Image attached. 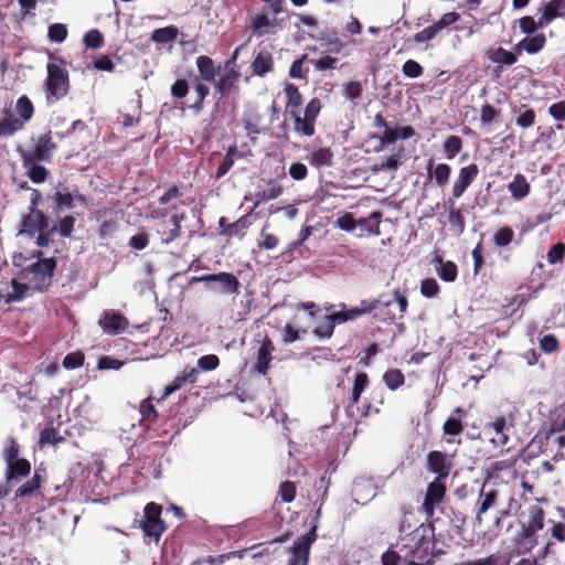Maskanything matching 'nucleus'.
<instances>
[{
	"label": "nucleus",
	"instance_id": "nucleus-10",
	"mask_svg": "<svg viewBox=\"0 0 565 565\" xmlns=\"http://www.w3.org/2000/svg\"><path fill=\"white\" fill-rule=\"evenodd\" d=\"M441 479H436L430 482L427 488V492L425 495V500L423 507L427 514L431 515L434 513V509L437 504H439L446 492V488L444 483L440 482Z\"/></svg>",
	"mask_w": 565,
	"mask_h": 565
},
{
	"label": "nucleus",
	"instance_id": "nucleus-32",
	"mask_svg": "<svg viewBox=\"0 0 565 565\" xmlns=\"http://www.w3.org/2000/svg\"><path fill=\"white\" fill-rule=\"evenodd\" d=\"M522 527L533 533L541 531L544 527V511L537 507L533 508L529 521Z\"/></svg>",
	"mask_w": 565,
	"mask_h": 565
},
{
	"label": "nucleus",
	"instance_id": "nucleus-45",
	"mask_svg": "<svg viewBox=\"0 0 565 565\" xmlns=\"http://www.w3.org/2000/svg\"><path fill=\"white\" fill-rule=\"evenodd\" d=\"M420 292L424 297L433 298L439 292V285L434 278H427L422 281Z\"/></svg>",
	"mask_w": 565,
	"mask_h": 565
},
{
	"label": "nucleus",
	"instance_id": "nucleus-61",
	"mask_svg": "<svg viewBox=\"0 0 565 565\" xmlns=\"http://www.w3.org/2000/svg\"><path fill=\"white\" fill-rule=\"evenodd\" d=\"M497 116L498 113L491 105H483L480 109V120L482 125L491 124Z\"/></svg>",
	"mask_w": 565,
	"mask_h": 565
},
{
	"label": "nucleus",
	"instance_id": "nucleus-24",
	"mask_svg": "<svg viewBox=\"0 0 565 565\" xmlns=\"http://www.w3.org/2000/svg\"><path fill=\"white\" fill-rule=\"evenodd\" d=\"M254 74L263 76L273 70V56L268 51L262 50L252 63Z\"/></svg>",
	"mask_w": 565,
	"mask_h": 565
},
{
	"label": "nucleus",
	"instance_id": "nucleus-20",
	"mask_svg": "<svg viewBox=\"0 0 565 565\" xmlns=\"http://www.w3.org/2000/svg\"><path fill=\"white\" fill-rule=\"evenodd\" d=\"M54 149L55 143L52 141L50 132L44 134L38 138L33 154L31 156L38 160H49Z\"/></svg>",
	"mask_w": 565,
	"mask_h": 565
},
{
	"label": "nucleus",
	"instance_id": "nucleus-46",
	"mask_svg": "<svg viewBox=\"0 0 565 565\" xmlns=\"http://www.w3.org/2000/svg\"><path fill=\"white\" fill-rule=\"evenodd\" d=\"M84 43L87 47L98 49L104 43V38L98 30H90L84 36Z\"/></svg>",
	"mask_w": 565,
	"mask_h": 565
},
{
	"label": "nucleus",
	"instance_id": "nucleus-59",
	"mask_svg": "<svg viewBox=\"0 0 565 565\" xmlns=\"http://www.w3.org/2000/svg\"><path fill=\"white\" fill-rule=\"evenodd\" d=\"M397 140V131L390 127L384 129L383 134L379 137V147L377 150H381L385 145H392Z\"/></svg>",
	"mask_w": 565,
	"mask_h": 565
},
{
	"label": "nucleus",
	"instance_id": "nucleus-57",
	"mask_svg": "<svg viewBox=\"0 0 565 565\" xmlns=\"http://www.w3.org/2000/svg\"><path fill=\"white\" fill-rule=\"evenodd\" d=\"M285 93L288 97V107H298L301 103V95L298 90V88L292 85V84H289L286 86L285 88Z\"/></svg>",
	"mask_w": 565,
	"mask_h": 565
},
{
	"label": "nucleus",
	"instance_id": "nucleus-36",
	"mask_svg": "<svg viewBox=\"0 0 565 565\" xmlns=\"http://www.w3.org/2000/svg\"><path fill=\"white\" fill-rule=\"evenodd\" d=\"M178 35V30L174 26H167L157 29L152 32L151 40L157 43H167L174 40Z\"/></svg>",
	"mask_w": 565,
	"mask_h": 565
},
{
	"label": "nucleus",
	"instance_id": "nucleus-37",
	"mask_svg": "<svg viewBox=\"0 0 565 565\" xmlns=\"http://www.w3.org/2000/svg\"><path fill=\"white\" fill-rule=\"evenodd\" d=\"M23 126V121L15 118H4L0 121V137L11 136Z\"/></svg>",
	"mask_w": 565,
	"mask_h": 565
},
{
	"label": "nucleus",
	"instance_id": "nucleus-11",
	"mask_svg": "<svg viewBox=\"0 0 565 565\" xmlns=\"http://www.w3.org/2000/svg\"><path fill=\"white\" fill-rule=\"evenodd\" d=\"M98 323L105 332L110 334L120 333L128 326V321L126 320V318L122 317L120 313L114 311L104 312Z\"/></svg>",
	"mask_w": 565,
	"mask_h": 565
},
{
	"label": "nucleus",
	"instance_id": "nucleus-40",
	"mask_svg": "<svg viewBox=\"0 0 565 565\" xmlns=\"http://www.w3.org/2000/svg\"><path fill=\"white\" fill-rule=\"evenodd\" d=\"M513 237H514V233H513L512 228L504 226V227L499 228L494 233L493 241L497 246L504 247L512 242Z\"/></svg>",
	"mask_w": 565,
	"mask_h": 565
},
{
	"label": "nucleus",
	"instance_id": "nucleus-34",
	"mask_svg": "<svg viewBox=\"0 0 565 565\" xmlns=\"http://www.w3.org/2000/svg\"><path fill=\"white\" fill-rule=\"evenodd\" d=\"M17 114L22 118L23 124L30 120L33 116V105L26 96H22L15 104Z\"/></svg>",
	"mask_w": 565,
	"mask_h": 565
},
{
	"label": "nucleus",
	"instance_id": "nucleus-62",
	"mask_svg": "<svg viewBox=\"0 0 565 565\" xmlns=\"http://www.w3.org/2000/svg\"><path fill=\"white\" fill-rule=\"evenodd\" d=\"M3 457L6 465H10L11 462L21 459L19 458V447L14 440H11L10 445L4 449Z\"/></svg>",
	"mask_w": 565,
	"mask_h": 565
},
{
	"label": "nucleus",
	"instance_id": "nucleus-31",
	"mask_svg": "<svg viewBox=\"0 0 565 565\" xmlns=\"http://www.w3.org/2000/svg\"><path fill=\"white\" fill-rule=\"evenodd\" d=\"M380 218L381 214L379 212H373L367 218L356 221V226H359L362 232L367 234L380 235Z\"/></svg>",
	"mask_w": 565,
	"mask_h": 565
},
{
	"label": "nucleus",
	"instance_id": "nucleus-12",
	"mask_svg": "<svg viewBox=\"0 0 565 565\" xmlns=\"http://www.w3.org/2000/svg\"><path fill=\"white\" fill-rule=\"evenodd\" d=\"M428 469L437 475L436 479H444L450 472L451 462L448 457L440 451L428 454Z\"/></svg>",
	"mask_w": 565,
	"mask_h": 565
},
{
	"label": "nucleus",
	"instance_id": "nucleus-28",
	"mask_svg": "<svg viewBox=\"0 0 565 565\" xmlns=\"http://www.w3.org/2000/svg\"><path fill=\"white\" fill-rule=\"evenodd\" d=\"M544 34H535L533 36H526L520 41L516 45V50H524L529 54L537 53L545 44Z\"/></svg>",
	"mask_w": 565,
	"mask_h": 565
},
{
	"label": "nucleus",
	"instance_id": "nucleus-21",
	"mask_svg": "<svg viewBox=\"0 0 565 565\" xmlns=\"http://www.w3.org/2000/svg\"><path fill=\"white\" fill-rule=\"evenodd\" d=\"M29 286L25 284H20L17 281H12V291L11 292H2L0 291V310L4 309L7 305L12 301H20L24 298Z\"/></svg>",
	"mask_w": 565,
	"mask_h": 565
},
{
	"label": "nucleus",
	"instance_id": "nucleus-13",
	"mask_svg": "<svg viewBox=\"0 0 565 565\" xmlns=\"http://www.w3.org/2000/svg\"><path fill=\"white\" fill-rule=\"evenodd\" d=\"M238 78L239 72H237L235 68L224 67V73L217 81H214L215 89L223 96L227 95L233 88L236 87Z\"/></svg>",
	"mask_w": 565,
	"mask_h": 565
},
{
	"label": "nucleus",
	"instance_id": "nucleus-18",
	"mask_svg": "<svg viewBox=\"0 0 565 565\" xmlns=\"http://www.w3.org/2000/svg\"><path fill=\"white\" fill-rule=\"evenodd\" d=\"M30 471V462L25 459H20L7 465L6 479L8 482H19L22 478L26 477Z\"/></svg>",
	"mask_w": 565,
	"mask_h": 565
},
{
	"label": "nucleus",
	"instance_id": "nucleus-26",
	"mask_svg": "<svg viewBox=\"0 0 565 565\" xmlns=\"http://www.w3.org/2000/svg\"><path fill=\"white\" fill-rule=\"evenodd\" d=\"M196 67L200 76L205 82H214L216 76V67L211 57L201 55L196 58Z\"/></svg>",
	"mask_w": 565,
	"mask_h": 565
},
{
	"label": "nucleus",
	"instance_id": "nucleus-41",
	"mask_svg": "<svg viewBox=\"0 0 565 565\" xmlns=\"http://www.w3.org/2000/svg\"><path fill=\"white\" fill-rule=\"evenodd\" d=\"M333 321L329 316H324L319 324L315 328V333L322 338H330L333 333Z\"/></svg>",
	"mask_w": 565,
	"mask_h": 565
},
{
	"label": "nucleus",
	"instance_id": "nucleus-60",
	"mask_svg": "<svg viewBox=\"0 0 565 565\" xmlns=\"http://www.w3.org/2000/svg\"><path fill=\"white\" fill-rule=\"evenodd\" d=\"M535 113L533 109H526L516 118V125L521 128H529L534 124Z\"/></svg>",
	"mask_w": 565,
	"mask_h": 565
},
{
	"label": "nucleus",
	"instance_id": "nucleus-17",
	"mask_svg": "<svg viewBox=\"0 0 565 565\" xmlns=\"http://www.w3.org/2000/svg\"><path fill=\"white\" fill-rule=\"evenodd\" d=\"M274 351V345L271 341L265 338L258 349L257 352V363L255 369L260 374H266L269 369V363L271 361V353Z\"/></svg>",
	"mask_w": 565,
	"mask_h": 565
},
{
	"label": "nucleus",
	"instance_id": "nucleus-2",
	"mask_svg": "<svg viewBox=\"0 0 565 565\" xmlns=\"http://www.w3.org/2000/svg\"><path fill=\"white\" fill-rule=\"evenodd\" d=\"M45 227L46 222L44 215L40 211L32 210L23 217L22 228L20 230L18 237L20 239L35 238L34 244L36 246H47L50 233L45 232Z\"/></svg>",
	"mask_w": 565,
	"mask_h": 565
},
{
	"label": "nucleus",
	"instance_id": "nucleus-63",
	"mask_svg": "<svg viewBox=\"0 0 565 565\" xmlns=\"http://www.w3.org/2000/svg\"><path fill=\"white\" fill-rule=\"evenodd\" d=\"M307 173L308 170L303 163L295 162L289 167V174L296 181L303 180L307 177Z\"/></svg>",
	"mask_w": 565,
	"mask_h": 565
},
{
	"label": "nucleus",
	"instance_id": "nucleus-55",
	"mask_svg": "<svg viewBox=\"0 0 565 565\" xmlns=\"http://www.w3.org/2000/svg\"><path fill=\"white\" fill-rule=\"evenodd\" d=\"M455 201L456 200H454V199L448 200L449 222L451 225L457 226L459 228V231L462 232L463 231V220H462V215L460 214V212L454 209Z\"/></svg>",
	"mask_w": 565,
	"mask_h": 565
},
{
	"label": "nucleus",
	"instance_id": "nucleus-1",
	"mask_svg": "<svg viewBox=\"0 0 565 565\" xmlns=\"http://www.w3.org/2000/svg\"><path fill=\"white\" fill-rule=\"evenodd\" d=\"M46 73L45 97L47 103L52 104L68 94L70 77L63 62L57 58H51L46 65Z\"/></svg>",
	"mask_w": 565,
	"mask_h": 565
},
{
	"label": "nucleus",
	"instance_id": "nucleus-42",
	"mask_svg": "<svg viewBox=\"0 0 565 565\" xmlns=\"http://www.w3.org/2000/svg\"><path fill=\"white\" fill-rule=\"evenodd\" d=\"M40 488V477L38 476V473L35 472L34 477L25 482L23 486H21L17 492H15V495L17 497H26V495H31L32 493H34L38 489Z\"/></svg>",
	"mask_w": 565,
	"mask_h": 565
},
{
	"label": "nucleus",
	"instance_id": "nucleus-14",
	"mask_svg": "<svg viewBox=\"0 0 565 565\" xmlns=\"http://www.w3.org/2000/svg\"><path fill=\"white\" fill-rule=\"evenodd\" d=\"M565 11V0H551L541 11L539 25L544 26Z\"/></svg>",
	"mask_w": 565,
	"mask_h": 565
},
{
	"label": "nucleus",
	"instance_id": "nucleus-19",
	"mask_svg": "<svg viewBox=\"0 0 565 565\" xmlns=\"http://www.w3.org/2000/svg\"><path fill=\"white\" fill-rule=\"evenodd\" d=\"M427 173L434 178L437 185L444 188L449 181L451 169L447 163L435 164L433 160H429Z\"/></svg>",
	"mask_w": 565,
	"mask_h": 565
},
{
	"label": "nucleus",
	"instance_id": "nucleus-27",
	"mask_svg": "<svg viewBox=\"0 0 565 565\" xmlns=\"http://www.w3.org/2000/svg\"><path fill=\"white\" fill-rule=\"evenodd\" d=\"M159 233L161 234L162 243L168 244L175 239L180 235V225L177 217L172 216L168 221L162 222Z\"/></svg>",
	"mask_w": 565,
	"mask_h": 565
},
{
	"label": "nucleus",
	"instance_id": "nucleus-23",
	"mask_svg": "<svg viewBox=\"0 0 565 565\" xmlns=\"http://www.w3.org/2000/svg\"><path fill=\"white\" fill-rule=\"evenodd\" d=\"M508 189L514 200H522L529 195L531 186L524 175L515 174Z\"/></svg>",
	"mask_w": 565,
	"mask_h": 565
},
{
	"label": "nucleus",
	"instance_id": "nucleus-16",
	"mask_svg": "<svg viewBox=\"0 0 565 565\" xmlns=\"http://www.w3.org/2000/svg\"><path fill=\"white\" fill-rule=\"evenodd\" d=\"M467 412L462 407H457L451 416L445 422L443 430L445 435L458 436L463 430L462 418L466 417Z\"/></svg>",
	"mask_w": 565,
	"mask_h": 565
},
{
	"label": "nucleus",
	"instance_id": "nucleus-9",
	"mask_svg": "<svg viewBox=\"0 0 565 565\" xmlns=\"http://www.w3.org/2000/svg\"><path fill=\"white\" fill-rule=\"evenodd\" d=\"M499 497V491L494 487H492L488 481L484 482L481 487L478 501H477V514L476 520L480 524L482 523V515L493 508L497 503Z\"/></svg>",
	"mask_w": 565,
	"mask_h": 565
},
{
	"label": "nucleus",
	"instance_id": "nucleus-38",
	"mask_svg": "<svg viewBox=\"0 0 565 565\" xmlns=\"http://www.w3.org/2000/svg\"><path fill=\"white\" fill-rule=\"evenodd\" d=\"M369 384V377L365 373L356 374L354 379V385L352 388V403L356 404L360 399L361 394L364 392Z\"/></svg>",
	"mask_w": 565,
	"mask_h": 565
},
{
	"label": "nucleus",
	"instance_id": "nucleus-56",
	"mask_svg": "<svg viewBox=\"0 0 565 565\" xmlns=\"http://www.w3.org/2000/svg\"><path fill=\"white\" fill-rule=\"evenodd\" d=\"M220 364L218 358L215 354H207L199 359L198 365L203 371H213Z\"/></svg>",
	"mask_w": 565,
	"mask_h": 565
},
{
	"label": "nucleus",
	"instance_id": "nucleus-25",
	"mask_svg": "<svg viewBox=\"0 0 565 565\" xmlns=\"http://www.w3.org/2000/svg\"><path fill=\"white\" fill-rule=\"evenodd\" d=\"M487 427L491 428L495 433V437H492L490 441L495 446L502 447L505 446L509 441V436L505 433L507 429V419L501 416L498 417L491 424H488Z\"/></svg>",
	"mask_w": 565,
	"mask_h": 565
},
{
	"label": "nucleus",
	"instance_id": "nucleus-29",
	"mask_svg": "<svg viewBox=\"0 0 565 565\" xmlns=\"http://www.w3.org/2000/svg\"><path fill=\"white\" fill-rule=\"evenodd\" d=\"M436 263V271L444 281L452 282L456 280L458 270L455 263L443 262L440 258H437Z\"/></svg>",
	"mask_w": 565,
	"mask_h": 565
},
{
	"label": "nucleus",
	"instance_id": "nucleus-22",
	"mask_svg": "<svg viewBox=\"0 0 565 565\" xmlns=\"http://www.w3.org/2000/svg\"><path fill=\"white\" fill-rule=\"evenodd\" d=\"M537 545L536 533L522 527L521 533L515 540L518 554H526Z\"/></svg>",
	"mask_w": 565,
	"mask_h": 565
},
{
	"label": "nucleus",
	"instance_id": "nucleus-58",
	"mask_svg": "<svg viewBox=\"0 0 565 565\" xmlns=\"http://www.w3.org/2000/svg\"><path fill=\"white\" fill-rule=\"evenodd\" d=\"M459 18H460V15L457 12H447V13L443 14V17L438 21H436L434 24L440 32L445 28L456 23L459 20Z\"/></svg>",
	"mask_w": 565,
	"mask_h": 565
},
{
	"label": "nucleus",
	"instance_id": "nucleus-44",
	"mask_svg": "<svg viewBox=\"0 0 565 565\" xmlns=\"http://www.w3.org/2000/svg\"><path fill=\"white\" fill-rule=\"evenodd\" d=\"M401 154H392L388 157L385 161L381 162L380 164L375 166L374 171H396L401 164Z\"/></svg>",
	"mask_w": 565,
	"mask_h": 565
},
{
	"label": "nucleus",
	"instance_id": "nucleus-7",
	"mask_svg": "<svg viewBox=\"0 0 565 565\" xmlns=\"http://www.w3.org/2000/svg\"><path fill=\"white\" fill-rule=\"evenodd\" d=\"M195 281L213 282L212 290L221 294H233L237 291L238 280L237 278L228 273H220L212 275H204L194 278Z\"/></svg>",
	"mask_w": 565,
	"mask_h": 565
},
{
	"label": "nucleus",
	"instance_id": "nucleus-54",
	"mask_svg": "<svg viewBox=\"0 0 565 565\" xmlns=\"http://www.w3.org/2000/svg\"><path fill=\"white\" fill-rule=\"evenodd\" d=\"M236 152V148L231 147L226 153L224 161L218 166L216 177L220 179L227 173V171L232 168L234 160L233 156Z\"/></svg>",
	"mask_w": 565,
	"mask_h": 565
},
{
	"label": "nucleus",
	"instance_id": "nucleus-15",
	"mask_svg": "<svg viewBox=\"0 0 565 565\" xmlns=\"http://www.w3.org/2000/svg\"><path fill=\"white\" fill-rule=\"evenodd\" d=\"M23 167L26 170L28 177L34 183H42L46 180L49 171L40 164L34 162V158L29 153H23Z\"/></svg>",
	"mask_w": 565,
	"mask_h": 565
},
{
	"label": "nucleus",
	"instance_id": "nucleus-33",
	"mask_svg": "<svg viewBox=\"0 0 565 565\" xmlns=\"http://www.w3.org/2000/svg\"><path fill=\"white\" fill-rule=\"evenodd\" d=\"M462 148V140L458 136H449L444 142V152L447 159H454Z\"/></svg>",
	"mask_w": 565,
	"mask_h": 565
},
{
	"label": "nucleus",
	"instance_id": "nucleus-5",
	"mask_svg": "<svg viewBox=\"0 0 565 565\" xmlns=\"http://www.w3.org/2000/svg\"><path fill=\"white\" fill-rule=\"evenodd\" d=\"M316 526H312L308 533L300 536L290 547L291 557L288 565H308L311 545L317 539Z\"/></svg>",
	"mask_w": 565,
	"mask_h": 565
},
{
	"label": "nucleus",
	"instance_id": "nucleus-64",
	"mask_svg": "<svg viewBox=\"0 0 565 565\" xmlns=\"http://www.w3.org/2000/svg\"><path fill=\"white\" fill-rule=\"evenodd\" d=\"M548 113L556 120H565V102H558L551 105Z\"/></svg>",
	"mask_w": 565,
	"mask_h": 565
},
{
	"label": "nucleus",
	"instance_id": "nucleus-8",
	"mask_svg": "<svg viewBox=\"0 0 565 565\" xmlns=\"http://www.w3.org/2000/svg\"><path fill=\"white\" fill-rule=\"evenodd\" d=\"M478 173L479 169L478 166L475 163L462 167L454 181L450 199H459L465 193V191L470 186V184L476 180Z\"/></svg>",
	"mask_w": 565,
	"mask_h": 565
},
{
	"label": "nucleus",
	"instance_id": "nucleus-52",
	"mask_svg": "<svg viewBox=\"0 0 565 565\" xmlns=\"http://www.w3.org/2000/svg\"><path fill=\"white\" fill-rule=\"evenodd\" d=\"M565 255V245L563 243L555 244L547 253L546 257L550 264L561 263Z\"/></svg>",
	"mask_w": 565,
	"mask_h": 565
},
{
	"label": "nucleus",
	"instance_id": "nucleus-4",
	"mask_svg": "<svg viewBox=\"0 0 565 565\" xmlns=\"http://www.w3.org/2000/svg\"><path fill=\"white\" fill-rule=\"evenodd\" d=\"M321 103L319 99H311L306 106L303 116L294 115V129L298 135L310 137L315 134V122L320 113Z\"/></svg>",
	"mask_w": 565,
	"mask_h": 565
},
{
	"label": "nucleus",
	"instance_id": "nucleus-49",
	"mask_svg": "<svg viewBox=\"0 0 565 565\" xmlns=\"http://www.w3.org/2000/svg\"><path fill=\"white\" fill-rule=\"evenodd\" d=\"M278 493L284 502L289 503L296 497V487L292 482L285 481L280 484Z\"/></svg>",
	"mask_w": 565,
	"mask_h": 565
},
{
	"label": "nucleus",
	"instance_id": "nucleus-43",
	"mask_svg": "<svg viewBox=\"0 0 565 565\" xmlns=\"http://www.w3.org/2000/svg\"><path fill=\"white\" fill-rule=\"evenodd\" d=\"M439 33L438 29L436 28V25L433 23L428 26H426L425 29H423L422 31L417 32L415 35H414V41L416 43H425V42H429L431 41L433 39L436 38V35Z\"/></svg>",
	"mask_w": 565,
	"mask_h": 565
},
{
	"label": "nucleus",
	"instance_id": "nucleus-48",
	"mask_svg": "<svg viewBox=\"0 0 565 565\" xmlns=\"http://www.w3.org/2000/svg\"><path fill=\"white\" fill-rule=\"evenodd\" d=\"M337 227L345 232H353L356 227V221L351 213L340 215L335 222Z\"/></svg>",
	"mask_w": 565,
	"mask_h": 565
},
{
	"label": "nucleus",
	"instance_id": "nucleus-6",
	"mask_svg": "<svg viewBox=\"0 0 565 565\" xmlns=\"http://www.w3.org/2000/svg\"><path fill=\"white\" fill-rule=\"evenodd\" d=\"M161 505L153 502L148 503L145 508V520L142 529L148 536H153L158 541L161 534L164 532L166 526L161 520Z\"/></svg>",
	"mask_w": 565,
	"mask_h": 565
},
{
	"label": "nucleus",
	"instance_id": "nucleus-30",
	"mask_svg": "<svg viewBox=\"0 0 565 565\" xmlns=\"http://www.w3.org/2000/svg\"><path fill=\"white\" fill-rule=\"evenodd\" d=\"M333 153L329 148H319L311 152L309 161L316 167H329L332 163Z\"/></svg>",
	"mask_w": 565,
	"mask_h": 565
},
{
	"label": "nucleus",
	"instance_id": "nucleus-35",
	"mask_svg": "<svg viewBox=\"0 0 565 565\" xmlns=\"http://www.w3.org/2000/svg\"><path fill=\"white\" fill-rule=\"evenodd\" d=\"M383 381L390 390L394 391L404 384L405 377L399 370L392 369L385 372Z\"/></svg>",
	"mask_w": 565,
	"mask_h": 565
},
{
	"label": "nucleus",
	"instance_id": "nucleus-47",
	"mask_svg": "<svg viewBox=\"0 0 565 565\" xmlns=\"http://www.w3.org/2000/svg\"><path fill=\"white\" fill-rule=\"evenodd\" d=\"M380 303L379 300H375L373 302H371L370 305H365V302H362V306L361 307H356V308H352L350 310H347L345 313H347V317L349 320H353L366 312H370L372 311L373 309H375L377 307V305Z\"/></svg>",
	"mask_w": 565,
	"mask_h": 565
},
{
	"label": "nucleus",
	"instance_id": "nucleus-3",
	"mask_svg": "<svg viewBox=\"0 0 565 565\" xmlns=\"http://www.w3.org/2000/svg\"><path fill=\"white\" fill-rule=\"evenodd\" d=\"M54 268L53 258L38 260L25 269V278L30 280L32 288L41 290L50 284Z\"/></svg>",
	"mask_w": 565,
	"mask_h": 565
},
{
	"label": "nucleus",
	"instance_id": "nucleus-53",
	"mask_svg": "<svg viewBox=\"0 0 565 565\" xmlns=\"http://www.w3.org/2000/svg\"><path fill=\"white\" fill-rule=\"evenodd\" d=\"M84 362V355L82 352L68 353L63 360V366L70 370L82 366Z\"/></svg>",
	"mask_w": 565,
	"mask_h": 565
},
{
	"label": "nucleus",
	"instance_id": "nucleus-50",
	"mask_svg": "<svg viewBox=\"0 0 565 565\" xmlns=\"http://www.w3.org/2000/svg\"><path fill=\"white\" fill-rule=\"evenodd\" d=\"M67 36V30L64 24H53L49 28V38L53 42L61 43Z\"/></svg>",
	"mask_w": 565,
	"mask_h": 565
},
{
	"label": "nucleus",
	"instance_id": "nucleus-39",
	"mask_svg": "<svg viewBox=\"0 0 565 565\" xmlns=\"http://www.w3.org/2000/svg\"><path fill=\"white\" fill-rule=\"evenodd\" d=\"M490 58L492 62L503 65H512L516 62V56L513 53L501 47L494 50Z\"/></svg>",
	"mask_w": 565,
	"mask_h": 565
},
{
	"label": "nucleus",
	"instance_id": "nucleus-51",
	"mask_svg": "<svg viewBox=\"0 0 565 565\" xmlns=\"http://www.w3.org/2000/svg\"><path fill=\"white\" fill-rule=\"evenodd\" d=\"M403 73L409 78H417L423 74V67L414 60H408L403 65Z\"/></svg>",
	"mask_w": 565,
	"mask_h": 565
}]
</instances>
